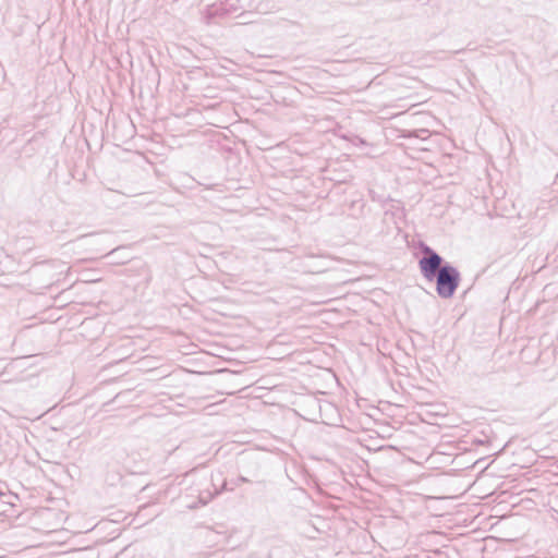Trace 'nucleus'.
<instances>
[{
    "label": "nucleus",
    "instance_id": "1",
    "mask_svg": "<svg viewBox=\"0 0 558 558\" xmlns=\"http://www.w3.org/2000/svg\"><path fill=\"white\" fill-rule=\"evenodd\" d=\"M436 282V292L441 299H450L454 295L461 276L459 270L450 263H445L437 277L434 278Z\"/></svg>",
    "mask_w": 558,
    "mask_h": 558
},
{
    "label": "nucleus",
    "instance_id": "5",
    "mask_svg": "<svg viewBox=\"0 0 558 558\" xmlns=\"http://www.w3.org/2000/svg\"><path fill=\"white\" fill-rule=\"evenodd\" d=\"M13 499L17 500V499H19V497H17L16 495H10V496H9V500H7V501H4V502H5V504H8V505H10L11 507H14V506H15V504H14Z\"/></svg>",
    "mask_w": 558,
    "mask_h": 558
},
{
    "label": "nucleus",
    "instance_id": "3",
    "mask_svg": "<svg viewBox=\"0 0 558 558\" xmlns=\"http://www.w3.org/2000/svg\"><path fill=\"white\" fill-rule=\"evenodd\" d=\"M211 485L214 487V492L209 489L202 490L198 495V502L202 506H206L209 501L213 500V498L219 494H221L223 490H233V487H228V483L226 480H222L221 487L218 488L215 482V477L211 476Z\"/></svg>",
    "mask_w": 558,
    "mask_h": 558
},
{
    "label": "nucleus",
    "instance_id": "4",
    "mask_svg": "<svg viewBox=\"0 0 558 558\" xmlns=\"http://www.w3.org/2000/svg\"><path fill=\"white\" fill-rule=\"evenodd\" d=\"M241 483H250V480L243 475H240L235 481L232 482L234 486H239Z\"/></svg>",
    "mask_w": 558,
    "mask_h": 558
},
{
    "label": "nucleus",
    "instance_id": "2",
    "mask_svg": "<svg viewBox=\"0 0 558 558\" xmlns=\"http://www.w3.org/2000/svg\"><path fill=\"white\" fill-rule=\"evenodd\" d=\"M420 250L423 253V256L418 259L420 271L428 282H434V278L437 277L446 262L424 242H420Z\"/></svg>",
    "mask_w": 558,
    "mask_h": 558
},
{
    "label": "nucleus",
    "instance_id": "6",
    "mask_svg": "<svg viewBox=\"0 0 558 558\" xmlns=\"http://www.w3.org/2000/svg\"><path fill=\"white\" fill-rule=\"evenodd\" d=\"M415 133H416V131H412L411 134L409 135V137L412 136Z\"/></svg>",
    "mask_w": 558,
    "mask_h": 558
}]
</instances>
